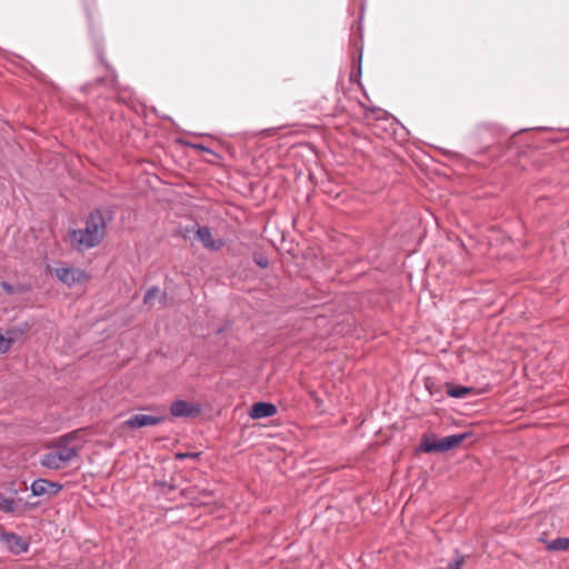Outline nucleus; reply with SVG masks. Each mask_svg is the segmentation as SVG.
<instances>
[{
  "label": "nucleus",
  "mask_w": 569,
  "mask_h": 569,
  "mask_svg": "<svg viewBox=\"0 0 569 569\" xmlns=\"http://www.w3.org/2000/svg\"><path fill=\"white\" fill-rule=\"evenodd\" d=\"M78 432L79 431L76 430L61 436L54 445V450L42 456L40 460L41 466L48 469L59 470L64 468L73 458H77L80 447H70L69 443L77 438Z\"/></svg>",
  "instance_id": "nucleus-1"
},
{
  "label": "nucleus",
  "mask_w": 569,
  "mask_h": 569,
  "mask_svg": "<svg viewBox=\"0 0 569 569\" xmlns=\"http://www.w3.org/2000/svg\"><path fill=\"white\" fill-rule=\"evenodd\" d=\"M107 222L101 210L96 209L88 216L84 229H74L71 232L72 240L87 248H93L101 243L106 234Z\"/></svg>",
  "instance_id": "nucleus-2"
},
{
  "label": "nucleus",
  "mask_w": 569,
  "mask_h": 569,
  "mask_svg": "<svg viewBox=\"0 0 569 569\" xmlns=\"http://www.w3.org/2000/svg\"><path fill=\"white\" fill-rule=\"evenodd\" d=\"M169 410L174 418H197L201 415L203 407L198 402L177 399L171 402Z\"/></svg>",
  "instance_id": "nucleus-3"
},
{
  "label": "nucleus",
  "mask_w": 569,
  "mask_h": 569,
  "mask_svg": "<svg viewBox=\"0 0 569 569\" xmlns=\"http://www.w3.org/2000/svg\"><path fill=\"white\" fill-rule=\"evenodd\" d=\"M0 542L16 556L27 552L30 547L27 539L4 529H0Z\"/></svg>",
  "instance_id": "nucleus-4"
},
{
  "label": "nucleus",
  "mask_w": 569,
  "mask_h": 569,
  "mask_svg": "<svg viewBox=\"0 0 569 569\" xmlns=\"http://www.w3.org/2000/svg\"><path fill=\"white\" fill-rule=\"evenodd\" d=\"M63 489V485L44 478H38L32 481L30 490L34 497H46L51 499Z\"/></svg>",
  "instance_id": "nucleus-5"
},
{
  "label": "nucleus",
  "mask_w": 569,
  "mask_h": 569,
  "mask_svg": "<svg viewBox=\"0 0 569 569\" xmlns=\"http://www.w3.org/2000/svg\"><path fill=\"white\" fill-rule=\"evenodd\" d=\"M167 420V416H151L144 413L132 415L123 422V426L129 429H139L147 426H156Z\"/></svg>",
  "instance_id": "nucleus-6"
},
{
  "label": "nucleus",
  "mask_w": 569,
  "mask_h": 569,
  "mask_svg": "<svg viewBox=\"0 0 569 569\" xmlns=\"http://www.w3.org/2000/svg\"><path fill=\"white\" fill-rule=\"evenodd\" d=\"M197 239L202 243V246L211 251H218L224 246V241L222 239H213L212 233L209 227H198L196 231Z\"/></svg>",
  "instance_id": "nucleus-7"
},
{
  "label": "nucleus",
  "mask_w": 569,
  "mask_h": 569,
  "mask_svg": "<svg viewBox=\"0 0 569 569\" xmlns=\"http://www.w3.org/2000/svg\"><path fill=\"white\" fill-rule=\"evenodd\" d=\"M54 274L61 282L68 287H72L74 283L81 280L83 271L74 268L63 267L57 268L54 270Z\"/></svg>",
  "instance_id": "nucleus-8"
},
{
  "label": "nucleus",
  "mask_w": 569,
  "mask_h": 569,
  "mask_svg": "<svg viewBox=\"0 0 569 569\" xmlns=\"http://www.w3.org/2000/svg\"><path fill=\"white\" fill-rule=\"evenodd\" d=\"M278 409L276 405L271 402L259 401L254 402L249 411L251 419L269 418L277 413Z\"/></svg>",
  "instance_id": "nucleus-9"
},
{
  "label": "nucleus",
  "mask_w": 569,
  "mask_h": 569,
  "mask_svg": "<svg viewBox=\"0 0 569 569\" xmlns=\"http://www.w3.org/2000/svg\"><path fill=\"white\" fill-rule=\"evenodd\" d=\"M443 448V452L452 450L459 447L463 441L471 440L475 441V433L471 431H466L461 433L450 435L440 439Z\"/></svg>",
  "instance_id": "nucleus-10"
},
{
  "label": "nucleus",
  "mask_w": 569,
  "mask_h": 569,
  "mask_svg": "<svg viewBox=\"0 0 569 569\" xmlns=\"http://www.w3.org/2000/svg\"><path fill=\"white\" fill-rule=\"evenodd\" d=\"M31 329V325L28 321H21L19 323L10 326L7 330V338L10 340L12 346L22 340Z\"/></svg>",
  "instance_id": "nucleus-11"
},
{
  "label": "nucleus",
  "mask_w": 569,
  "mask_h": 569,
  "mask_svg": "<svg viewBox=\"0 0 569 569\" xmlns=\"http://www.w3.org/2000/svg\"><path fill=\"white\" fill-rule=\"evenodd\" d=\"M419 450L426 453L443 452L441 440L437 439L435 435H423Z\"/></svg>",
  "instance_id": "nucleus-12"
},
{
  "label": "nucleus",
  "mask_w": 569,
  "mask_h": 569,
  "mask_svg": "<svg viewBox=\"0 0 569 569\" xmlns=\"http://www.w3.org/2000/svg\"><path fill=\"white\" fill-rule=\"evenodd\" d=\"M447 395L451 398L456 399H462L468 397L469 395H475V388L473 387H466V386H457L452 382H446L445 383Z\"/></svg>",
  "instance_id": "nucleus-13"
},
{
  "label": "nucleus",
  "mask_w": 569,
  "mask_h": 569,
  "mask_svg": "<svg viewBox=\"0 0 569 569\" xmlns=\"http://www.w3.org/2000/svg\"><path fill=\"white\" fill-rule=\"evenodd\" d=\"M0 511L4 513H17V501L13 498L0 493Z\"/></svg>",
  "instance_id": "nucleus-14"
},
{
  "label": "nucleus",
  "mask_w": 569,
  "mask_h": 569,
  "mask_svg": "<svg viewBox=\"0 0 569 569\" xmlns=\"http://www.w3.org/2000/svg\"><path fill=\"white\" fill-rule=\"evenodd\" d=\"M547 549L550 551H568L569 550V538L559 537L548 542Z\"/></svg>",
  "instance_id": "nucleus-15"
},
{
  "label": "nucleus",
  "mask_w": 569,
  "mask_h": 569,
  "mask_svg": "<svg viewBox=\"0 0 569 569\" xmlns=\"http://www.w3.org/2000/svg\"><path fill=\"white\" fill-rule=\"evenodd\" d=\"M252 260L259 268L267 269L269 267V259L262 251H254L252 253Z\"/></svg>",
  "instance_id": "nucleus-16"
},
{
  "label": "nucleus",
  "mask_w": 569,
  "mask_h": 569,
  "mask_svg": "<svg viewBox=\"0 0 569 569\" xmlns=\"http://www.w3.org/2000/svg\"><path fill=\"white\" fill-rule=\"evenodd\" d=\"M465 565V556L459 551L455 550V558L448 563L447 569H461Z\"/></svg>",
  "instance_id": "nucleus-17"
},
{
  "label": "nucleus",
  "mask_w": 569,
  "mask_h": 569,
  "mask_svg": "<svg viewBox=\"0 0 569 569\" xmlns=\"http://www.w3.org/2000/svg\"><path fill=\"white\" fill-rule=\"evenodd\" d=\"M12 347V343L7 338V333H2V330L0 329V353H7L10 351Z\"/></svg>",
  "instance_id": "nucleus-18"
},
{
  "label": "nucleus",
  "mask_w": 569,
  "mask_h": 569,
  "mask_svg": "<svg viewBox=\"0 0 569 569\" xmlns=\"http://www.w3.org/2000/svg\"><path fill=\"white\" fill-rule=\"evenodd\" d=\"M159 293V289L157 287H151L147 290L143 297L144 305H151L152 299Z\"/></svg>",
  "instance_id": "nucleus-19"
},
{
  "label": "nucleus",
  "mask_w": 569,
  "mask_h": 569,
  "mask_svg": "<svg viewBox=\"0 0 569 569\" xmlns=\"http://www.w3.org/2000/svg\"><path fill=\"white\" fill-rule=\"evenodd\" d=\"M200 456H201V452H178V453H176V458L178 460L199 459Z\"/></svg>",
  "instance_id": "nucleus-20"
},
{
  "label": "nucleus",
  "mask_w": 569,
  "mask_h": 569,
  "mask_svg": "<svg viewBox=\"0 0 569 569\" xmlns=\"http://www.w3.org/2000/svg\"><path fill=\"white\" fill-rule=\"evenodd\" d=\"M320 109H321V111H322V113H323L325 116H330V117H335V116H337L339 112H341V111H342V109H340L338 106H335V107H332V108H326V107H323V106H320Z\"/></svg>",
  "instance_id": "nucleus-21"
},
{
  "label": "nucleus",
  "mask_w": 569,
  "mask_h": 569,
  "mask_svg": "<svg viewBox=\"0 0 569 569\" xmlns=\"http://www.w3.org/2000/svg\"><path fill=\"white\" fill-rule=\"evenodd\" d=\"M1 288L4 290L6 293L8 295H14L18 292L17 288L12 284H10L9 282L7 281H2L1 282Z\"/></svg>",
  "instance_id": "nucleus-22"
},
{
  "label": "nucleus",
  "mask_w": 569,
  "mask_h": 569,
  "mask_svg": "<svg viewBox=\"0 0 569 569\" xmlns=\"http://www.w3.org/2000/svg\"><path fill=\"white\" fill-rule=\"evenodd\" d=\"M157 486L163 488V493H169L170 491H173L176 489L173 485H170L167 481H159L157 482Z\"/></svg>",
  "instance_id": "nucleus-23"
},
{
  "label": "nucleus",
  "mask_w": 569,
  "mask_h": 569,
  "mask_svg": "<svg viewBox=\"0 0 569 569\" xmlns=\"http://www.w3.org/2000/svg\"><path fill=\"white\" fill-rule=\"evenodd\" d=\"M189 146L196 150L212 153V150L201 143H189Z\"/></svg>",
  "instance_id": "nucleus-24"
},
{
  "label": "nucleus",
  "mask_w": 569,
  "mask_h": 569,
  "mask_svg": "<svg viewBox=\"0 0 569 569\" xmlns=\"http://www.w3.org/2000/svg\"><path fill=\"white\" fill-rule=\"evenodd\" d=\"M361 74L362 73H349L350 83H357L358 86H361V83H360Z\"/></svg>",
  "instance_id": "nucleus-25"
},
{
  "label": "nucleus",
  "mask_w": 569,
  "mask_h": 569,
  "mask_svg": "<svg viewBox=\"0 0 569 569\" xmlns=\"http://www.w3.org/2000/svg\"><path fill=\"white\" fill-rule=\"evenodd\" d=\"M361 54L359 56V61L358 63H356L355 61L352 62V71H358V72H361Z\"/></svg>",
  "instance_id": "nucleus-26"
},
{
  "label": "nucleus",
  "mask_w": 569,
  "mask_h": 569,
  "mask_svg": "<svg viewBox=\"0 0 569 569\" xmlns=\"http://www.w3.org/2000/svg\"><path fill=\"white\" fill-rule=\"evenodd\" d=\"M18 292L17 293H24L27 291L30 290V287H27V286H19V287H16Z\"/></svg>",
  "instance_id": "nucleus-27"
},
{
  "label": "nucleus",
  "mask_w": 569,
  "mask_h": 569,
  "mask_svg": "<svg viewBox=\"0 0 569 569\" xmlns=\"http://www.w3.org/2000/svg\"><path fill=\"white\" fill-rule=\"evenodd\" d=\"M37 506H38V503H37V502H36V503H29V502H28V503H26V506H24V509H23V510H26V509H33V508H36Z\"/></svg>",
  "instance_id": "nucleus-28"
},
{
  "label": "nucleus",
  "mask_w": 569,
  "mask_h": 569,
  "mask_svg": "<svg viewBox=\"0 0 569 569\" xmlns=\"http://www.w3.org/2000/svg\"><path fill=\"white\" fill-rule=\"evenodd\" d=\"M426 388L430 391L431 395L433 393L431 389V382H429L428 380L426 381Z\"/></svg>",
  "instance_id": "nucleus-29"
},
{
  "label": "nucleus",
  "mask_w": 569,
  "mask_h": 569,
  "mask_svg": "<svg viewBox=\"0 0 569 569\" xmlns=\"http://www.w3.org/2000/svg\"><path fill=\"white\" fill-rule=\"evenodd\" d=\"M110 81H111V86H114V83L117 81L116 73H112V77H111Z\"/></svg>",
  "instance_id": "nucleus-30"
},
{
  "label": "nucleus",
  "mask_w": 569,
  "mask_h": 569,
  "mask_svg": "<svg viewBox=\"0 0 569 569\" xmlns=\"http://www.w3.org/2000/svg\"><path fill=\"white\" fill-rule=\"evenodd\" d=\"M100 59H101V62H102L103 67L106 69L110 70V66L102 58H100Z\"/></svg>",
  "instance_id": "nucleus-31"
}]
</instances>
